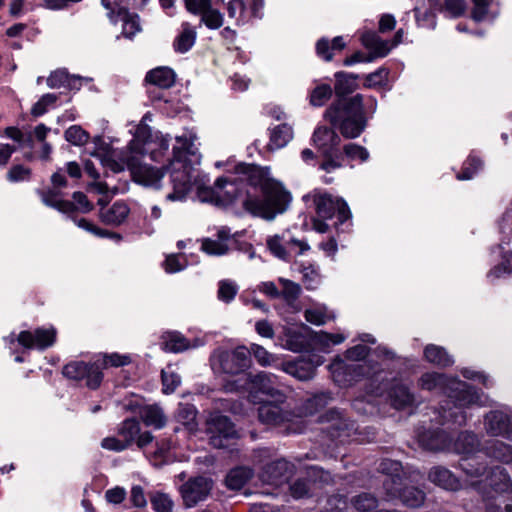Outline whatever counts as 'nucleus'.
Listing matches in <instances>:
<instances>
[{
	"label": "nucleus",
	"mask_w": 512,
	"mask_h": 512,
	"mask_svg": "<svg viewBox=\"0 0 512 512\" xmlns=\"http://www.w3.org/2000/svg\"><path fill=\"white\" fill-rule=\"evenodd\" d=\"M197 136L192 131H185L176 137L177 144L173 147V157L169 164L162 168L148 165H138V156L130 151H117L111 147L102 137L93 139L94 148L90 155L97 158L100 163L112 172L118 173L126 168L136 182L159 189L160 182L165 173H169L173 191L166 195L168 201H184L193 184H196L198 172L194 168L200 163V154L197 146Z\"/></svg>",
	"instance_id": "obj_1"
},
{
	"label": "nucleus",
	"mask_w": 512,
	"mask_h": 512,
	"mask_svg": "<svg viewBox=\"0 0 512 512\" xmlns=\"http://www.w3.org/2000/svg\"><path fill=\"white\" fill-rule=\"evenodd\" d=\"M335 93L337 99L325 111V118L341 134L348 139H354L361 135L367 126L365 114H373L376 111V99L356 94L347 97L356 88V76L343 72L335 74Z\"/></svg>",
	"instance_id": "obj_2"
},
{
	"label": "nucleus",
	"mask_w": 512,
	"mask_h": 512,
	"mask_svg": "<svg viewBox=\"0 0 512 512\" xmlns=\"http://www.w3.org/2000/svg\"><path fill=\"white\" fill-rule=\"evenodd\" d=\"M418 386L427 391H436L447 396L445 405L440 407L442 424L451 422L463 426L467 422L465 408L471 406H488L489 398L474 387L459 380L438 372H426L418 381Z\"/></svg>",
	"instance_id": "obj_3"
},
{
	"label": "nucleus",
	"mask_w": 512,
	"mask_h": 512,
	"mask_svg": "<svg viewBox=\"0 0 512 512\" xmlns=\"http://www.w3.org/2000/svg\"><path fill=\"white\" fill-rule=\"evenodd\" d=\"M480 450L478 436L472 431L459 433L455 441L452 440L450 452L465 456L460 462L463 472L471 479V485L486 499H494L502 494H512V484L507 471L500 466L491 468L488 472L483 463L472 458Z\"/></svg>",
	"instance_id": "obj_4"
},
{
	"label": "nucleus",
	"mask_w": 512,
	"mask_h": 512,
	"mask_svg": "<svg viewBox=\"0 0 512 512\" xmlns=\"http://www.w3.org/2000/svg\"><path fill=\"white\" fill-rule=\"evenodd\" d=\"M244 174L250 185L259 187L262 193L260 198H248L244 201L246 210L267 220H272L287 210L291 195L280 182L270 176L268 167L247 166Z\"/></svg>",
	"instance_id": "obj_5"
},
{
	"label": "nucleus",
	"mask_w": 512,
	"mask_h": 512,
	"mask_svg": "<svg viewBox=\"0 0 512 512\" xmlns=\"http://www.w3.org/2000/svg\"><path fill=\"white\" fill-rule=\"evenodd\" d=\"M378 470L386 476L383 480L386 500L399 499L411 508L423 505L425 493L418 488L406 486L407 483H418L422 479L423 476L418 470H404L399 461L391 459H383Z\"/></svg>",
	"instance_id": "obj_6"
},
{
	"label": "nucleus",
	"mask_w": 512,
	"mask_h": 512,
	"mask_svg": "<svg viewBox=\"0 0 512 512\" xmlns=\"http://www.w3.org/2000/svg\"><path fill=\"white\" fill-rule=\"evenodd\" d=\"M332 400L330 392H321L307 399L296 415L285 410L278 404L265 402L258 408V418L260 422L266 425L278 426L286 422H294L295 418L313 415L320 408L325 407Z\"/></svg>",
	"instance_id": "obj_7"
},
{
	"label": "nucleus",
	"mask_w": 512,
	"mask_h": 512,
	"mask_svg": "<svg viewBox=\"0 0 512 512\" xmlns=\"http://www.w3.org/2000/svg\"><path fill=\"white\" fill-rule=\"evenodd\" d=\"M90 189L100 195L98 199V204L100 206H105L109 202L111 196L117 194L120 191V188L117 186H110L107 182H94L90 185ZM130 213V208L124 201H116L110 207H102L100 210V219L103 223L107 225L119 226L121 225L128 217Z\"/></svg>",
	"instance_id": "obj_8"
},
{
	"label": "nucleus",
	"mask_w": 512,
	"mask_h": 512,
	"mask_svg": "<svg viewBox=\"0 0 512 512\" xmlns=\"http://www.w3.org/2000/svg\"><path fill=\"white\" fill-rule=\"evenodd\" d=\"M308 197L312 198L318 217L326 220L336 216L338 226L344 225L350 220V209L342 198L319 190H314Z\"/></svg>",
	"instance_id": "obj_9"
},
{
	"label": "nucleus",
	"mask_w": 512,
	"mask_h": 512,
	"mask_svg": "<svg viewBox=\"0 0 512 512\" xmlns=\"http://www.w3.org/2000/svg\"><path fill=\"white\" fill-rule=\"evenodd\" d=\"M212 367L226 374L240 377L250 366V350L244 346L234 350H218L211 358Z\"/></svg>",
	"instance_id": "obj_10"
},
{
	"label": "nucleus",
	"mask_w": 512,
	"mask_h": 512,
	"mask_svg": "<svg viewBox=\"0 0 512 512\" xmlns=\"http://www.w3.org/2000/svg\"><path fill=\"white\" fill-rule=\"evenodd\" d=\"M277 377L267 372L257 374H242L235 381L227 383L224 386L227 392L247 391L253 401L256 400L257 393L272 394L273 386L276 384Z\"/></svg>",
	"instance_id": "obj_11"
},
{
	"label": "nucleus",
	"mask_w": 512,
	"mask_h": 512,
	"mask_svg": "<svg viewBox=\"0 0 512 512\" xmlns=\"http://www.w3.org/2000/svg\"><path fill=\"white\" fill-rule=\"evenodd\" d=\"M209 443L214 448H227L237 438L234 424L227 416L215 413L206 422Z\"/></svg>",
	"instance_id": "obj_12"
},
{
	"label": "nucleus",
	"mask_w": 512,
	"mask_h": 512,
	"mask_svg": "<svg viewBox=\"0 0 512 512\" xmlns=\"http://www.w3.org/2000/svg\"><path fill=\"white\" fill-rule=\"evenodd\" d=\"M362 45L369 50V54L356 52L344 60L345 66H351L359 62H371L376 58H383L390 52L387 40H383L374 31H365L360 37Z\"/></svg>",
	"instance_id": "obj_13"
},
{
	"label": "nucleus",
	"mask_w": 512,
	"mask_h": 512,
	"mask_svg": "<svg viewBox=\"0 0 512 512\" xmlns=\"http://www.w3.org/2000/svg\"><path fill=\"white\" fill-rule=\"evenodd\" d=\"M63 375L69 379L82 381L90 389H96L100 386L103 374L100 363H85L83 361H73L66 364L63 368Z\"/></svg>",
	"instance_id": "obj_14"
},
{
	"label": "nucleus",
	"mask_w": 512,
	"mask_h": 512,
	"mask_svg": "<svg viewBox=\"0 0 512 512\" xmlns=\"http://www.w3.org/2000/svg\"><path fill=\"white\" fill-rule=\"evenodd\" d=\"M330 480L331 476L328 472L318 467H311L307 471L306 478L298 479L290 486L291 495L295 499L312 496Z\"/></svg>",
	"instance_id": "obj_15"
},
{
	"label": "nucleus",
	"mask_w": 512,
	"mask_h": 512,
	"mask_svg": "<svg viewBox=\"0 0 512 512\" xmlns=\"http://www.w3.org/2000/svg\"><path fill=\"white\" fill-rule=\"evenodd\" d=\"M52 188L38 190L42 202L60 212H68L73 208V203L62 199L61 188L66 187L65 171L59 169L51 176Z\"/></svg>",
	"instance_id": "obj_16"
},
{
	"label": "nucleus",
	"mask_w": 512,
	"mask_h": 512,
	"mask_svg": "<svg viewBox=\"0 0 512 512\" xmlns=\"http://www.w3.org/2000/svg\"><path fill=\"white\" fill-rule=\"evenodd\" d=\"M198 195L203 202L209 201L217 205H225L233 202L239 196V190L235 182L221 177L215 181L212 189L199 188Z\"/></svg>",
	"instance_id": "obj_17"
},
{
	"label": "nucleus",
	"mask_w": 512,
	"mask_h": 512,
	"mask_svg": "<svg viewBox=\"0 0 512 512\" xmlns=\"http://www.w3.org/2000/svg\"><path fill=\"white\" fill-rule=\"evenodd\" d=\"M322 363L323 361L320 356L313 355L282 362L279 365H276V368L300 381H308L314 378L317 367Z\"/></svg>",
	"instance_id": "obj_18"
},
{
	"label": "nucleus",
	"mask_w": 512,
	"mask_h": 512,
	"mask_svg": "<svg viewBox=\"0 0 512 512\" xmlns=\"http://www.w3.org/2000/svg\"><path fill=\"white\" fill-rule=\"evenodd\" d=\"M267 246L281 260H288L292 254L301 255L310 248L306 242L288 237L286 233L269 237Z\"/></svg>",
	"instance_id": "obj_19"
},
{
	"label": "nucleus",
	"mask_w": 512,
	"mask_h": 512,
	"mask_svg": "<svg viewBox=\"0 0 512 512\" xmlns=\"http://www.w3.org/2000/svg\"><path fill=\"white\" fill-rule=\"evenodd\" d=\"M213 488V481L204 476L189 479L180 488V493L186 507H193L204 501Z\"/></svg>",
	"instance_id": "obj_20"
},
{
	"label": "nucleus",
	"mask_w": 512,
	"mask_h": 512,
	"mask_svg": "<svg viewBox=\"0 0 512 512\" xmlns=\"http://www.w3.org/2000/svg\"><path fill=\"white\" fill-rule=\"evenodd\" d=\"M335 383L339 386H347L360 377L370 376L366 372V364H347L343 359L337 357L328 366Z\"/></svg>",
	"instance_id": "obj_21"
},
{
	"label": "nucleus",
	"mask_w": 512,
	"mask_h": 512,
	"mask_svg": "<svg viewBox=\"0 0 512 512\" xmlns=\"http://www.w3.org/2000/svg\"><path fill=\"white\" fill-rule=\"evenodd\" d=\"M186 9L201 16V23L209 29H218L223 25V14L212 6V0H184Z\"/></svg>",
	"instance_id": "obj_22"
},
{
	"label": "nucleus",
	"mask_w": 512,
	"mask_h": 512,
	"mask_svg": "<svg viewBox=\"0 0 512 512\" xmlns=\"http://www.w3.org/2000/svg\"><path fill=\"white\" fill-rule=\"evenodd\" d=\"M485 432L512 441V418L507 411L491 410L484 416Z\"/></svg>",
	"instance_id": "obj_23"
},
{
	"label": "nucleus",
	"mask_w": 512,
	"mask_h": 512,
	"mask_svg": "<svg viewBox=\"0 0 512 512\" xmlns=\"http://www.w3.org/2000/svg\"><path fill=\"white\" fill-rule=\"evenodd\" d=\"M56 340V330L50 328H37L35 331H22L18 335L17 341L23 347L28 349L44 350L54 344Z\"/></svg>",
	"instance_id": "obj_24"
},
{
	"label": "nucleus",
	"mask_w": 512,
	"mask_h": 512,
	"mask_svg": "<svg viewBox=\"0 0 512 512\" xmlns=\"http://www.w3.org/2000/svg\"><path fill=\"white\" fill-rule=\"evenodd\" d=\"M293 469L292 463L285 459H277L265 465L259 477L265 484L279 486L290 478Z\"/></svg>",
	"instance_id": "obj_25"
},
{
	"label": "nucleus",
	"mask_w": 512,
	"mask_h": 512,
	"mask_svg": "<svg viewBox=\"0 0 512 512\" xmlns=\"http://www.w3.org/2000/svg\"><path fill=\"white\" fill-rule=\"evenodd\" d=\"M320 421L328 424L325 430L332 439L348 437L350 436V431L354 430L353 422L346 419L342 413L336 409L327 411L320 417Z\"/></svg>",
	"instance_id": "obj_26"
},
{
	"label": "nucleus",
	"mask_w": 512,
	"mask_h": 512,
	"mask_svg": "<svg viewBox=\"0 0 512 512\" xmlns=\"http://www.w3.org/2000/svg\"><path fill=\"white\" fill-rule=\"evenodd\" d=\"M419 445L429 451H451L452 439L442 429L427 430L418 434Z\"/></svg>",
	"instance_id": "obj_27"
},
{
	"label": "nucleus",
	"mask_w": 512,
	"mask_h": 512,
	"mask_svg": "<svg viewBox=\"0 0 512 512\" xmlns=\"http://www.w3.org/2000/svg\"><path fill=\"white\" fill-rule=\"evenodd\" d=\"M312 141L322 155H331L334 150H338L341 139L333 129L318 127L313 133Z\"/></svg>",
	"instance_id": "obj_28"
},
{
	"label": "nucleus",
	"mask_w": 512,
	"mask_h": 512,
	"mask_svg": "<svg viewBox=\"0 0 512 512\" xmlns=\"http://www.w3.org/2000/svg\"><path fill=\"white\" fill-rule=\"evenodd\" d=\"M128 408L138 413L142 422L148 427L161 429L166 425L167 418L162 408L158 405L140 406L137 404L135 407L129 406Z\"/></svg>",
	"instance_id": "obj_29"
},
{
	"label": "nucleus",
	"mask_w": 512,
	"mask_h": 512,
	"mask_svg": "<svg viewBox=\"0 0 512 512\" xmlns=\"http://www.w3.org/2000/svg\"><path fill=\"white\" fill-rule=\"evenodd\" d=\"M232 242L229 229L222 227L216 234V238L203 239L201 249L213 256H221L229 251Z\"/></svg>",
	"instance_id": "obj_30"
},
{
	"label": "nucleus",
	"mask_w": 512,
	"mask_h": 512,
	"mask_svg": "<svg viewBox=\"0 0 512 512\" xmlns=\"http://www.w3.org/2000/svg\"><path fill=\"white\" fill-rule=\"evenodd\" d=\"M278 340L284 349L296 353L303 351L307 346L306 336L296 327L284 326Z\"/></svg>",
	"instance_id": "obj_31"
},
{
	"label": "nucleus",
	"mask_w": 512,
	"mask_h": 512,
	"mask_svg": "<svg viewBox=\"0 0 512 512\" xmlns=\"http://www.w3.org/2000/svg\"><path fill=\"white\" fill-rule=\"evenodd\" d=\"M428 479L433 484L449 491L461 488L460 480L446 467L434 466L428 472Z\"/></svg>",
	"instance_id": "obj_32"
},
{
	"label": "nucleus",
	"mask_w": 512,
	"mask_h": 512,
	"mask_svg": "<svg viewBox=\"0 0 512 512\" xmlns=\"http://www.w3.org/2000/svg\"><path fill=\"white\" fill-rule=\"evenodd\" d=\"M278 281L281 286L280 297L285 302L286 311L291 313L299 312L301 310V305L298 301L301 293L300 285L284 278H279Z\"/></svg>",
	"instance_id": "obj_33"
},
{
	"label": "nucleus",
	"mask_w": 512,
	"mask_h": 512,
	"mask_svg": "<svg viewBox=\"0 0 512 512\" xmlns=\"http://www.w3.org/2000/svg\"><path fill=\"white\" fill-rule=\"evenodd\" d=\"M387 398L391 405L397 410L412 407L415 403L414 394L410 392L407 386L398 382L392 384L389 388Z\"/></svg>",
	"instance_id": "obj_34"
},
{
	"label": "nucleus",
	"mask_w": 512,
	"mask_h": 512,
	"mask_svg": "<svg viewBox=\"0 0 512 512\" xmlns=\"http://www.w3.org/2000/svg\"><path fill=\"white\" fill-rule=\"evenodd\" d=\"M427 5L414 8L416 22L420 27L433 29L436 26V12L439 10L438 0H427Z\"/></svg>",
	"instance_id": "obj_35"
},
{
	"label": "nucleus",
	"mask_w": 512,
	"mask_h": 512,
	"mask_svg": "<svg viewBox=\"0 0 512 512\" xmlns=\"http://www.w3.org/2000/svg\"><path fill=\"white\" fill-rule=\"evenodd\" d=\"M175 419L189 433L197 431V409L194 405L189 403H179L175 412Z\"/></svg>",
	"instance_id": "obj_36"
},
{
	"label": "nucleus",
	"mask_w": 512,
	"mask_h": 512,
	"mask_svg": "<svg viewBox=\"0 0 512 512\" xmlns=\"http://www.w3.org/2000/svg\"><path fill=\"white\" fill-rule=\"evenodd\" d=\"M145 81L155 87L168 89L175 83V73L171 68L157 67L146 74Z\"/></svg>",
	"instance_id": "obj_37"
},
{
	"label": "nucleus",
	"mask_w": 512,
	"mask_h": 512,
	"mask_svg": "<svg viewBox=\"0 0 512 512\" xmlns=\"http://www.w3.org/2000/svg\"><path fill=\"white\" fill-rule=\"evenodd\" d=\"M197 32L194 26L188 22L181 24V31L173 42L174 50L178 53L188 52L195 44Z\"/></svg>",
	"instance_id": "obj_38"
},
{
	"label": "nucleus",
	"mask_w": 512,
	"mask_h": 512,
	"mask_svg": "<svg viewBox=\"0 0 512 512\" xmlns=\"http://www.w3.org/2000/svg\"><path fill=\"white\" fill-rule=\"evenodd\" d=\"M161 339L162 348L168 352L179 353L192 347L190 341L177 331L166 332Z\"/></svg>",
	"instance_id": "obj_39"
},
{
	"label": "nucleus",
	"mask_w": 512,
	"mask_h": 512,
	"mask_svg": "<svg viewBox=\"0 0 512 512\" xmlns=\"http://www.w3.org/2000/svg\"><path fill=\"white\" fill-rule=\"evenodd\" d=\"M349 512H397L395 510H379L378 500L372 494L362 493L351 500Z\"/></svg>",
	"instance_id": "obj_40"
},
{
	"label": "nucleus",
	"mask_w": 512,
	"mask_h": 512,
	"mask_svg": "<svg viewBox=\"0 0 512 512\" xmlns=\"http://www.w3.org/2000/svg\"><path fill=\"white\" fill-rule=\"evenodd\" d=\"M425 359L438 367H449L454 363L451 355L441 346L434 344L427 345L424 349Z\"/></svg>",
	"instance_id": "obj_41"
},
{
	"label": "nucleus",
	"mask_w": 512,
	"mask_h": 512,
	"mask_svg": "<svg viewBox=\"0 0 512 512\" xmlns=\"http://www.w3.org/2000/svg\"><path fill=\"white\" fill-rule=\"evenodd\" d=\"M293 138V128L287 123L279 124L271 129L269 147L280 149L285 147Z\"/></svg>",
	"instance_id": "obj_42"
},
{
	"label": "nucleus",
	"mask_w": 512,
	"mask_h": 512,
	"mask_svg": "<svg viewBox=\"0 0 512 512\" xmlns=\"http://www.w3.org/2000/svg\"><path fill=\"white\" fill-rule=\"evenodd\" d=\"M488 457L494 458L503 463L512 461V446L499 440H491L484 448Z\"/></svg>",
	"instance_id": "obj_43"
},
{
	"label": "nucleus",
	"mask_w": 512,
	"mask_h": 512,
	"mask_svg": "<svg viewBox=\"0 0 512 512\" xmlns=\"http://www.w3.org/2000/svg\"><path fill=\"white\" fill-rule=\"evenodd\" d=\"M253 472L247 467L232 469L226 476V486L231 490H240L252 477Z\"/></svg>",
	"instance_id": "obj_44"
},
{
	"label": "nucleus",
	"mask_w": 512,
	"mask_h": 512,
	"mask_svg": "<svg viewBox=\"0 0 512 512\" xmlns=\"http://www.w3.org/2000/svg\"><path fill=\"white\" fill-rule=\"evenodd\" d=\"M141 431L140 423L135 418H127L118 426V436L122 438L127 447H130Z\"/></svg>",
	"instance_id": "obj_45"
},
{
	"label": "nucleus",
	"mask_w": 512,
	"mask_h": 512,
	"mask_svg": "<svg viewBox=\"0 0 512 512\" xmlns=\"http://www.w3.org/2000/svg\"><path fill=\"white\" fill-rule=\"evenodd\" d=\"M226 8L228 17L233 19L237 25L250 21V15L243 0H230Z\"/></svg>",
	"instance_id": "obj_46"
},
{
	"label": "nucleus",
	"mask_w": 512,
	"mask_h": 512,
	"mask_svg": "<svg viewBox=\"0 0 512 512\" xmlns=\"http://www.w3.org/2000/svg\"><path fill=\"white\" fill-rule=\"evenodd\" d=\"M169 149V139L166 136H157L155 141L147 142L146 151L150 153L151 160L160 162Z\"/></svg>",
	"instance_id": "obj_47"
},
{
	"label": "nucleus",
	"mask_w": 512,
	"mask_h": 512,
	"mask_svg": "<svg viewBox=\"0 0 512 512\" xmlns=\"http://www.w3.org/2000/svg\"><path fill=\"white\" fill-rule=\"evenodd\" d=\"M73 221L79 228H82L83 230H85L95 236H98L101 238H113L117 241L121 240V238H122L121 235H119L117 233L109 232L108 230H105V229L95 226L93 223L89 222L85 218H79V219L73 218Z\"/></svg>",
	"instance_id": "obj_48"
},
{
	"label": "nucleus",
	"mask_w": 512,
	"mask_h": 512,
	"mask_svg": "<svg viewBox=\"0 0 512 512\" xmlns=\"http://www.w3.org/2000/svg\"><path fill=\"white\" fill-rule=\"evenodd\" d=\"M332 317L323 305H315L305 310V319L314 325L325 324Z\"/></svg>",
	"instance_id": "obj_49"
},
{
	"label": "nucleus",
	"mask_w": 512,
	"mask_h": 512,
	"mask_svg": "<svg viewBox=\"0 0 512 512\" xmlns=\"http://www.w3.org/2000/svg\"><path fill=\"white\" fill-rule=\"evenodd\" d=\"M332 96V88L329 84H320L310 93V104L315 107L323 106Z\"/></svg>",
	"instance_id": "obj_50"
},
{
	"label": "nucleus",
	"mask_w": 512,
	"mask_h": 512,
	"mask_svg": "<svg viewBox=\"0 0 512 512\" xmlns=\"http://www.w3.org/2000/svg\"><path fill=\"white\" fill-rule=\"evenodd\" d=\"M152 508L156 512H172L174 502L171 497L163 492H155L150 498Z\"/></svg>",
	"instance_id": "obj_51"
},
{
	"label": "nucleus",
	"mask_w": 512,
	"mask_h": 512,
	"mask_svg": "<svg viewBox=\"0 0 512 512\" xmlns=\"http://www.w3.org/2000/svg\"><path fill=\"white\" fill-rule=\"evenodd\" d=\"M65 139L76 146L85 145L89 140V134L79 125H73L65 131Z\"/></svg>",
	"instance_id": "obj_52"
},
{
	"label": "nucleus",
	"mask_w": 512,
	"mask_h": 512,
	"mask_svg": "<svg viewBox=\"0 0 512 512\" xmlns=\"http://www.w3.org/2000/svg\"><path fill=\"white\" fill-rule=\"evenodd\" d=\"M181 383L180 376L175 373L171 367H167L166 369L162 370V385H163V393L165 394H171L173 393L177 387Z\"/></svg>",
	"instance_id": "obj_53"
},
{
	"label": "nucleus",
	"mask_w": 512,
	"mask_h": 512,
	"mask_svg": "<svg viewBox=\"0 0 512 512\" xmlns=\"http://www.w3.org/2000/svg\"><path fill=\"white\" fill-rule=\"evenodd\" d=\"M482 167V161L475 157L469 156L464 162L462 171L457 174L458 180H470L474 177L479 169Z\"/></svg>",
	"instance_id": "obj_54"
},
{
	"label": "nucleus",
	"mask_w": 512,
	"mask_h": 512,
	"mask_svg": "<svg viewBox=\"0 0 512 512\" xmlns=\"http://www.w3.org/2000/svg\"><path fill=\"white\" fill-rule=\"evenodd\" d=\"M238 292L237 285L230 280H222L219 282L217 297L220 301L229 303L231 302Z\"/></svg>",
	"instance_id": "obj_55"
},
{
	"label": "nucleus",
	"mask_w": 512,
	"mask_h": 512,
	"mask_svg": "<svg viewBox=\"0 0 512 512\" xmlns=\"http://www.w3.org/2000/svg\"><path fill=\"white\" fill-rule=\"evenodd\" d=\"M250 354L252 353L254 357L256 358L257 362L261 366H271L274 365L276 367L277 364H275V356L268 352L264 347L258 345V344H252Z\"/></svg>",
	"instance_id": "obj_56"
},
{
	"label": "nucleus",
	"mask_w": 512,
	"mask_h": 512,
	"mask_svg": "<svg viewBox=\"0 0 512 512\" xmlns=\"http://www.w3.org/2000/svg\"><path fill=\"white\" fill-rule=\"evenodd\" d=\"M123 21L122 34L126 38H132L137 32L140 31V25L137 16H132L124 13L121 16Z\"/></svg>",
	"instance_id": "obj_57"
},
{
	"label": "nucleus",
	"mask_w": 512,
	"mask_h": 512,
	"mask_svg": "<svg viewBox=\"0 0 512 512\" xmlns=\"http://www.w3.org/2000/svg\"><path fill=\"white\" fill-rule=\"evenodd\" d=\"M56 94L47 93L43 95L32 107L31 113L33 116L38 117L47 112V108L57 101Z\"/></svg>",
	"instance_id": "obj_58"
},
{
	"label": "nucleus",
	"mask_w": 512,
	"mask_h": 512,
	"mask_svg": "<svg viewBox=\"0 0 512 512\" xmlns=\"http://www.w3.org/2000/svg\"><path fill=\"white\" fill-rule=\"evenodd\" d=\"M344 153L350 160L365 162L369 158V152L363 146L350 143L344 146Z\"/></svg>",
	"instance_id": "obj_59"
},
{
	"label": "nucleus",
	"mask_w": 512,
	"mask_h": 512,
	"mask_svg": "<svg viewBox=\"0 0 512 512\" xmlns=\"http://www.w3.org/2000/svg\"><path fill=\"white\" fill-rule=\"evenodd\" d=\"M348 509V504L344 496L332 495L327 501L321 512H343Z\"/></svg>",
	"instance_id": "obj_60"
},
{
	"label": "nucleus",
	"mask_w": 512,
	"mask_h": 512,
	"mask_svg": "<svg viewBox=\"0 0 512 512\" xmlns=\"http://www.w3.org/2000/svg\"><path fill=\"white\" fill-rule=\"evenodd\" d=\"M324 160L320 165V169L330 173L342 166L343 157L338 150H334L331 155H323Z\"/></svg>",
	"instance_id": "obj_61"
},
{
	"label": "nucleus",
	"mask_w": 512,
	"mask_h": 512,
	"mask_svg": "<svg viewBox=\"0 0 512 512\" xmlns=\"http://www.w3.org/2000/svg\"><path fill=\"white\" fill-rule=\"evenodd\" d=\"M388 71L385 68H379L365 77L364 86L368 88L382 86L386 83Z\"/></svg>",
	"instance_id": "obj_62"
},
{
	"label": "nucleus",
	"mask_w": 512,
	"mask_h": 512,
	"mask_svg": "<svg viewBox=\"0 0 512 512\" xmlns=\"http://www.w3.org/2000/svg\"><path fill=\"white\" fill-rule=\"evenodd\" d=\"M512 274V254L504 255L500 265L495 266L489 273L488 277L499 278L503 275Z\"/></svg>",
	"instance_id": "obj_63"
},
{
	"label": "nucleus",
	"mask_w": 512,
	"mask_h": 512,
	"mask_svg": "<svg viewBox=\"0 0 512 512\" xmlns=\"http://www.w3.org/2000/svg\"><path fill=\"white\" fill-rule=\"evenodd\" d=\"M186 264L183 261L181 254H171L166 257L164 268L167 273H176L185 268Z\"/></svg>",
	"instance_id": "obj_64"
}]
</instances>
